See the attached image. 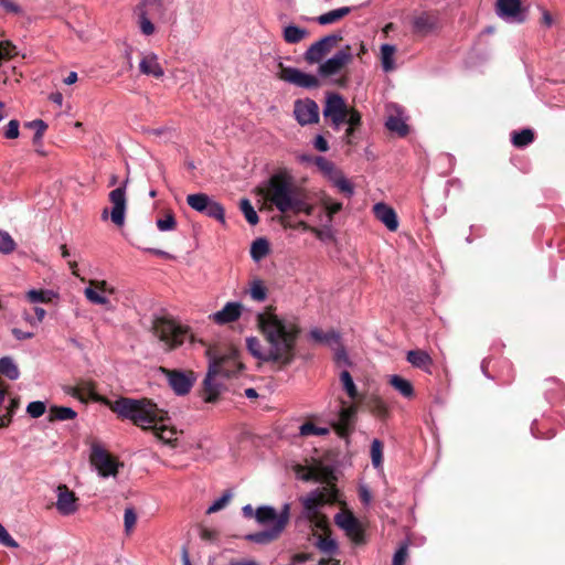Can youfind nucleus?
Instances as JSON below:
<instances>
[{
	"label": "nucleus",
	"instance_id": "5701e85b",
	"mask_svg": "<svg viewBox=\"0 0 565 565\" xmlns=\"http://www.w3.org/2000/svg\"><path fill=\"white\" fill-rule=\"evenodd\" d=\"M139 71L143 75L153 76L156 78H160L164 75V71L159 63V57L153 52L142 53Z\"/></svg>",
	"mask_w": 565,
	"mask_h": 565
},
{
	"label": "nucleus",
	"instance_id": "b1692460",
	"mask_svg": "<svg viewBox=\"0 0 565 565\" xmlns=\"http://www.w3.org/2000/svg\"><path fill=\"white\" fill-rule=\"evenodd\" d=\"M243 306L239 302H227L221 310L214 312L211 318L217 324H226L238 320Z\"/></svg>",
	"mask_w": 565,
	"mask_h": 565
},
{
	"label": "nucleus",
	"instance_id": "39448f33",
	"mask_svg": "<svg viewBox=\"0 0 565 565\" xmlns=\"http://www.w3.org/2000/svg\"><path fill=\"white\" fill-rule=\"evenodd\" d=\"M242 369L236 353L231 352L220 358H211L207 374L204 379V401L213 403L220 394L221 383L217 377H230L236 375Z\"/></svg>",
	"mask_w": 565,
	"mask_h": 565
},
{
	"label": "nucleus",
	"instance_id": "f704fd0d",
	"mask_svg": "<svg viewBox=\"0 0 565 565\" xmlns=\"http://www.w3.org/2000/svg\"><path fill=\"white\" fill-rule=\"evenodd\" d=\"M351 12H352L351 7H341V8L328 11L323 14H320L319 17L316 18V21L320 25L332 24V23L341 20L342 18H344L345 15H348Z\"/></svg>",
	"mask_w": 565,
	"mask_h": 565
},
{
	"label": "nucleus",
	"instance_id": "338daca9",
	"mask_svg": "<svg viewBox=\"0 0 565 565\" xmlns=\"http://www.w3.org/2000/svg\"><path fill=\"white\" fill-rule=\"evenodd\" d=\"M317 166L327 173H331L334 171L333 163L322 157L317 159Z\"/></svg>",
	"mask_w": 565,
	"mask_h": 565
},
{
	"label": "nucleus",
	"instance_id": "c85d7f7f",
	"mask_svg": "<svg viewBox=\"0 0 565 565\" xmlns=\"http://www.w3.org/2000/svg\"><path fill=\"white\" fill-rule=\"evenodd\" d=\"M390 385L404 398H413L415 391L411 381L402 377L401 375L393 374L388 377Z\"/></svg>",
	"mask_w": 565,
	"mask_h": 565
},
{
	"label": "nucleus",
	"instance_id": "473e14b6",
	"mask_svg": "<svg viewBox=\"0 0 565 565\" xmlns=\"http://www.w3.org/2000/svg\"><path fill=\"white\" fill-rule=\"evenodd\" d=\"M309 35V32L305 28L297 26L295 24L286 25L282 29V38L288 44H297Z\"/></svg>",
	"mask_w": 565,
	"mask_h": 565
},
{
	"label": "nucleus",
	"instance_id": "f3484780",
	"mask_svg": "<svg viewBox=\"0 0 565 565\" xmlns=\"http://www.w3.org/2000/svg\"><path fill=\"white\" fill-rule=\"evenodd\" d=\"M279 78L301 88H317L320 85L319 79L295 67H281Z\"/></svg>",
	"mask_w": 565,
	"mask_h": 565
},
{
	"label": "nucleus",
	"instance_id": "1a4fd4ad",
	"mask_svg": "<svg viewBox=\"0 0 565 565\" xmlns=\"http://www.w3.org/2000/svg\"><path fill=\"white\" fill-rule=\"evenodd\" d=\"M186 203L192 210L225 224V210L223 205L206 193L189 194Z\"/></svg>",
	"mask_w": 565,
	"mask_h": 565
},
{
	"label": "nucleus",
	"instance_id": "864d4df0",
	"mask_svg": "<svg viewBox=\"0 0 565 565\" xmlns=\"http://www.w3.org/2000/svg\"><path fill=\"white\" fill-rule=\"evenodd\" d=\"M137 523V513L134 508L129 507L125 509L124 514V526L125 532L130 534Z\"/></svg>",
	"mask_w": 565,
	"mask_h": 565
},
{
	"label": "nucleus",
	"instance_id": "8fccbe9b",
	"mask_svg": "<svg viewBox=\"0 0 565 565\" xmlns=\"http://www.w3.org/2000/svg\"><path fill=\"white\" fill-rule=\"evenodd\" d=\"M332 180H333L334 185L342 193H344L348 198L353 195V193H354L353 185L344 175H342L341 173H337Z\"/></svg>",
	"mask_w": 565,
	"mask_h": 565
},
{
	"label": "nucleus",
	"instance_id": "a211bd4d",
	"mask_svg": "<svg viewBox=\"0 0 565 565\" xmlns=\"http://www.w3.org/2000/svg\"><path fill=\"white\" fill-rule=\"evenodd\" d=\"M497 14L509 23H522L526 15L521 0H498Z\"/></svg>",
	"mask_w": 565,
	"mask_h": 565
},
{
	"label": "nucleus",
	"instance_id": "c9c22d12",
	"mask_svg": "<svg viewBox=\"0 0 565 565\" xmlns=\"http://www.w3.org/2000/svg\"><path fill=\"white\" fill-rule=\"evenodd\" d=\"M164 415L163 412L161 413V418L158 419V426L151 427L150 429L154 430V435L157 438L162 440L166 444H171L173 440L177 439L175 435L177 433L164 425L163 423Z\"/></svg>",
	"mask_w": 565,
	"mask_h": 565
},
{
	"label": "nucleus",
	"instance_id": "4be33fe9",
	"mask_svg": "<svg viewBox=\"0 0 565 565\" xmlns=\"http://www.w3.org/2000/svg\"><path fill=\"white\" fill-rule=\"evenodd\" d=\"M373 213L375 217L383 223L386 228L391 232H395L398 228L397 214L390 205L379 202L373 206Z\"/></svg>",
	"mask_w": 565,
	"mask_h": 565
},
{
	"label": "nucleus",
	"instance_id": "f03ea898",
	"mask_svg": "<svg viewBox=\"0 0 565 565\" xmlns=\"http://www.w3.org/2000/svg\"><path fill=\"white\" fill-rule=\"evenodd\" d=\"M264 199L282 214L303 213L311 215L315 206L308 201L303 189L298 186L286 173H275L264 190Z\"/></svg>",
	"mask_w": 565,
	"mask_h": 565
},
{
	"label": "nucleus",
	"instance_id": "0e129e2a",
	"mask_svg": "<svg viewBox=\"0 0 565 565\" xmlns=\"http://www.w3.org/2000/svg\"><path fill=\"white\" fill-rule=\"evenodd\" d=\"M0 7L9 13L19 14L22 12L21 7L13 0H0Z\"/></svg>",
	"mask_w": 565,
	"mask_h": 565
},
{
	"label": "nucleus",
	"instance_id": "bf43d9fd",
	"mask_svg": "<svg viewBox=\"0 0 565 565\" xmlns=\"http://www.w3.org/2000/svg\"><path fill=\"white\" fill-rule=\"evenodd\" d=\"M26 126L35 129L34 142H38L42 139L43 134L47 128V125L41 119H35L30 122H26Z\"/></svg>",
	"mask_w": 565,
	"mask_h": 565
},
{
	"label": "nucleus",
	"instance_id": "c756f323",
	"mask_svg": "<svg viewBox=\"0 0 565 565\" xmlns=\"http://www.w3.org/2000/svg\"><path fill=\"white\" fill-rule=\"evenodd\" d=\"M396 46L393 44H382L380 47V60L382 70L385 73L393 72L396 68L395 64Z\"/></svg>",
	"mask_w": 565,
	"mask_h": 565
},
{
	"label": "nucleus",
	"instance_id": "f8f14e48",
	"mask_svg": "<svg viewBox=\"0 0 565 565\" xmlns=\"http://www.w3.org/2000/svg\"><path fill=\"white\" fill-rule=\"evenodd\" d=\"M115 291V287L106 280L92 279L84 289V296L90 303L104 306L106 309L111 310L113 307L108 295H113Z\"/></svg>",
	"mask_w": 565,
	"mask_h": 565
},
{
	"label": "nucleus",
	"instance_id": "58836bf2",
	"mask_svg": "<svg viewBox=\"0 0 565 565\" xmlns=\"http://www.w3.org/2000/svg\"><path fill=\"white\" fill-rule=\"evenodd\" d=\"M0 373L12 381L18 380L20 376L19 367L10 356H3L0 359Z\"/></svg>",
	"mask_w": 565,
	"mask_h": 565
},
{
	"label": "nucleus",
	"instance_id": "79ce46f5",
	"mask_svg": "<svg viewBox=\"0 0 565 565\" xmlns=\"http://www.w3.org/2000/svg\"><path fill=\"white\" fill-rule=\"evenodd\" d=\"M534 139V134L531 129H522L521 131L512 132V143L518 148H523L530 145Z\"/></svg>",
	"mask_w": 565,
	"mask_h": 565
},
{
	"label": "nucleus",
	"instance_id": "c03bdc74",
	"mask_svg": "<svg viewBox=\"0 0 565 565\" xmlns=\"http://www.w3.org/2000/svg\"><path fill=\"white\" fill-rule=\"evenodd\" d=\"M340 381H341L342 387L347 392L348 396L351 399L356 398L358 397V388H356L349 371L344 370L340 373Z\"/></svg>",
	"mask_w": 565,
	"mask_h": 565
},
{
	"label": "nucleus",
	"instance_id": "7c9ffc66",
	"mask_svg": "<svg viewBox=\"0 0 565 565\" xmlns=\"http://www.w3.org/2000/svg\"><path fill=\"white\" fill-rule=\"evenodd\" d=\"M310 338L316 342L328 345L330 349L335 348L341 341V337L338 332L333 330L324 332L317 328L310 331Z\"/></svg>",
	"mask_w": 565,
	"mask_h": 565
},
{
	"label": "nucleus",
	"instance_id": "052dcab7",
	"mask_svg": "<svg viewBox=\"0 0 565 565\" xmlns=\"http://www.w3.org/2000/svg\"><path fill=\"white\" fill-rule=\"evenodd\" d=\"M0 544L7 547L15 548L19 546L18 542L9 534L6 527L0 523Z\"/></svg>",
	"mask_w": 565,
	"mask_h": 565
},
{
	"label": "nucleus",
	"instance_id": "ea45409f",
	"mask_svg": "<svg viewBox=\"0 0 565 565\" xmlns=\"http://www.w3.org/2000/svg\"><path fill=\"white\" fill-rule=\"evenodd\" d=\"M77 416V413L66 406H52L50 408V420H70L74 419Z\"/></svg>",
	"mask_w": 565,
	"mask_h": 565
},
{
	"label": "nucleus",
	"instance_id": "f257e3e1",
	"mask_svg": "<svg viewBox=\"0 0 565 565\" xmlns=\"http://www.w3.org/2000/svg\"><path fill=\"white\" fill-rule=\"evenodd\" d=\"M258 329L271 349V359L279 366L289 365L296 356L300 329L295 320L276 315L270 309L256 316Z\"/></svg>",
	"mask_w": 565,
	"mask_h": 565
},
{
	"label": "nucleus",
	"instance_id": "20e7f679",
	"mask_svg": "<svg viewBox=\"0 0 565 565\" xmlns=\"http://www.w3.org/2000/svg\"><path fill=\"white\" fill-rule=\"evenodd\" d=\"M290 515V504L285 503L281 511H277L269 505L259 507L256 510L255 519L262 525L270 524V526L264 531H259L253 534H248L246 539L257 544H268L276 540L285 530Z\"/></svg>",
	"mask_w": 565,
	"mask_h": 565
},
{
	"label": "nucleus",
	"instance_id": "6e6552de",
	"mask_svg": "<svg viewBox=\"0 0 565 565\" xmlns=\"http://www.w3.org/2000/svg\"><path fill=\"white\" fill-rule=\"evenodd\" d=\"M152 332L166 350H172L189 338L188 328L169 318H156L152 322Z\"/></svg>",
	"mask_w": 565,
	"mask_h": 565
},
{
	"label": "nucleus",
	"instance_id": "9d476101",
	"mask_svg": "<svg viewBox=\"0 0 565 565\" xmlns=\"http://www.w3.org/2000/svg\"><path fill=\"white\" fill-rule=\"evenodd\" d=\"M348 109L349 107L340 94L329 93L327 95L323 116L330 121V125L334 130H340L342 124H344L348 116Z\"/></svg>",
	"mask_w": 565,
	"mask_h": 565
},
{
	"label": "nucleus",
	"instance_id": "2eb2a0df",
	"mask_svg": "<svg viewBox=\"0 0 565 565\" xmlns=\"http://www.w3.org/2000/svg\"><path fill=\"white\" fill-rule=\"evenodd\" d=\"M128 184V179L124 181V183L114 189L109 193V201L113 204V209L110 212V218L114 224L117 226H122L125 223L126 216V207H127V196H126V186Z\"/></svg>",
	"mask_w": 565,
	"mask_h": 565
},
{
	"label": "nucleus",
	"instance_id": "6ab92c4d",
	"mask_svg": "<svg viewBox=\"0 0 565 565\" xmlns=\"http://www.w3.org/2000/svg\"><path fill=\"white\" fill-rule=\"evenodd\" d=\"M56 497L55 507L61 515L68 516L78 511V498L75 492L67 488V486L60 484L56 488Z\"/></svg>",
	"mask_w": 565,
	"mask_h": 565
},
{
	"label": "nucleus",
	"instance_id": "a19ab883",
	"mask_svg": "<svg viewBox=\"0 0 565 565\" xmlns=\"http://www.w3.org/2000/svg\"><path fill=\"white\" fill-rule=\"evenodd\" d=\"M248 294L253 300L263 302L267 298V288L260 279L256 278L250 281Z\"/></svg>",
	"mask_w": 565,
	"mask_h": 565
},
{
	"label": "nucleus",
	"instance_id": "49530a36",
	"mask_svg": "<svg viewBox=\"0 0 565 565\" xmlns=\"http://www.w3.org/2000/svg\"><path fill=\"white\" fill-rule=\"evenodd\" d=\"M330 429L328 427H319L315 424L307 422L299 427V434L301 436H323L328 435Z\"/></svg>",
	"mask_w": 565,
	"mask_h": 565
},
{
	"label": "nucleus",
	"instance_id": "e433bc0d",
	"mask_svg": "<svg viewBox=\"0 0 565 565\" xmlns=\"http://www.w3.org/2000/svg\"><path fill=\"white\" fill-rule=\"evenodd\" d=\"M385 126L390 131L396 132L401 137L406 136L408 132V126L406 125L405 119L401 116L399 111H397V115L390 116Z\"/></svg>",
	"mask_w": 565,
	"mask_h": 565
},
{
	"label": "nucleus",
	"instance_id": "e2e57ef3",
	"mask_svg": "<svg viewBox=\"0 0 565 565\" xmlns=\"http://www.w3.org/2000/svg\"><path fill=\"white\" fill-rule=\"evenodd\" d=\"M361 114L356 109L349 108L348 116L344 122H348L349 126L356 128L361 125Z\"/></svg>",
	"mask_w": 565,
	"mask_h": 565
},
{
	"label": "nucleus",
	"instance_id": "603ef678",
	"mask_svg": "<svg viewBox=\"0 0 565 565\" xmlns=\"http://www.w3.org/2000/svg\"><path fill=\"white\" fill-rule=\"evenodd\" d=\"M326 206V224L324 227L330 231L332 226V217L337 214L341 209L342 204L339 202H324Z\"/></svg>",
	"mask_w": 565,
	"mask_h": 565
},
{
	"label": "nucleus",
	"instance_id": "13d9d810",
	"mask_svg": "<svg viewBox=\"0 0 565 565\" xmlns=\"http://www.w3.org/2000/svg\"><path fill=\"white\" fill-rule=\"evenodd\" d=\"M331 350L334 352V360L339 365L347 366L350 364L349 356L341 341L338 345H335V348H332Z\"/></svg>",
	"mask_w": 565,
	"mask_h": 565
},
{
	"label": "nucleus",
	"instance_id": "de8ad7c7",
	"mask_svg": "<svg viewBox=\"0 0 565 565\" xmlns=\"http://www.w3.org/2000/svg\"><path fill=\"white\" fill-rule=\"evenodd\" d=\"M17 248V244L12 236L3 230H0V253L8 255Z\"/></svg>",
	"mask_w": 565,
	"mask_h": 565
},
{
	"label": "nucleus",
	"instance_id": "cd10ccee",
	"mask_svg": "<svg viewBox=\"0 0 565 565\" xmlns=\"http://www.w3.org/2000/svg\"><path fill=\"white\" fill-rule=\"evenodd\" d=\"M246 347L248 352L256 359L263 362H273L274 359L269 356L271 354V349L267 345L266 349L263 348L260 341L256 337H248L246 339Z\"/></svg>",
	"mask_w": 565,
	"mask_h": 565
},
{
	"label": "nucleus",
	"instance_id": "a878e982",
	"mask_svg": "<svg viewBox=\"0 0 565 565\" xmlns=\"http://www.w3.org/2000/svg\"><path fill=\"white\" fill-rule=\"evenodd\" d=\"M355 413L356 408L354 406L341 407L338 419L333 425L341 437H345L350 434Z\"/></svg>",
	"mask_w": 565,
	"mask_h": 565
},
{
	"label": "nucleus",
	"instance_id": "9b49d317",
	"mask_svg": "<svg viewBox=\"0 0 565 565\" xmlns=\"http://www.w3.org/2000/svg\"><path fill=\"white\" fill-rule=\"evenodd\" d=\"M353 52L350 45H344L337 51L331 57L320 63L318 73L323 77L339 74L348 64L353 61Z\"/></svg>",
	"mask_w": 565,
	"mask_h": 565
},
{
	"label": "nucleus",
	"instance_id": "6e6d98bb",
	"mask_svg": "<svg viewBox=\"0 0 565 565\" xmlns=\"http://www.w3.org/2000/svg\"><path fill=\"white\" fill-rule=\"evenodd\" d=\"M407 557H408V544H407V542H404L399 545V547L394 553L392 565H405Z\"/></svg>",
	"mask_w": 565,
	"mask_h": 565
},
{
	"label": "nucleus",
	"instance_id": "dca6fc26",
	"mask_svg": "<svg viewBox=\"0 0 565 565\" xmlns=\"http://www.w3.org/2000/svg\"><path fill=\"white\" fill-rule=\"evenodd\" d=\"M294 115L299 125L306 126L319 121V106L310 99H297L294 105Z\"/></svg>",
	"mask_w": 565,
	"mask_h": 565
},
{
	"label": "nucleus",
	"instance_id": "7ed1b4c3",
	"mask_svg": "<svg viewBox=\"0 0 565 565\" xmlns=\"http://www.w3.org/2000/svg\"><path fill=\"white\" fill-rule=\"evenodd\" d=\"M120 417L131 420L142 429L158 426L161 413L156 404L148 399L120 397L111 407Z\"/></svg>",
	"mask_w": 565,
	"mask_h": 565
},
{
	"label": "nucleus",
	"instance_id": "680f3d73",
	"mask_svg": "<svg viewBox=\"0 0 565 565\" xmlns=\"http://www.w3.org/2000/svg\"><path fill=\"white\" fill-rule=\"evenodd\" d=\"M19 121L17 119H12L8 122L4 131V137L7 139H15L19 137Z\"/></svg>",
	"mask_w": 565,
	"mask_h": 565
},
{
	"label": "nucleus",
	"instance_id": "69168bd1",
	"mask_svg": "<svg viewBox=\"0 0 565 565\" xmlns=\"http://www.w3.org/2000/svg\"><path fill=\"white\" fill-rule=\"evenodd\" d=\"M313 145H315V148L317 150H319L320 152H326L329 150L328 141L324 139V137L322 135H318L315 138Z\"/></svg>",
	"mask_w": 565,
	"mask_h": 565
},
{
	"label": "nucleus",
	"instance_id": "bb28decb",
	"mask_svg": "<svg viewBox=\"0 0 565 565\" xmlns=\"http://www.w3.org/2000/svg\"><path fill=\"white\" fill-rule=\"evenodd\" d=\"M406 360L414 367L419 369L424 372L430 373L433 365L431 356L424 350H409L406 354Z\"/></svg>",
	"mask_w": 565,
	"mask_h": 565
},
{
	"label": "nucleus",
	"instance_id": "0eeeda50",
	"mask_svg": "<svg viewBox=\"0 0 565 565\" xmlns=\"http://www.w3.org/2000/svg\"><path fill=\"white\" fill-rule=\"evenodd\" d=\"M134 11L138 19L139 30L146 36H150L156 32L152 20L167 21V4L164 0H140Z\"/></svg>",
	"mask_w": 565,
	"mask_h": 565
},
{
	"label": "nucleus",
	"instance_id": "774afa93",
	"mask_svg": "<svg viewBox=\"0 0 565 565\" xmlns=\"http://www.w3.org/2000/svg\"><path fill=\"white\" fill-rule=\"evenodd\" d=\"M359 497L363 504L369 505L372 500V494L366 486H361L359 489Z\"/></svg>",
	"mask_w": 565,
	"mask_h": 565
},
{
	"label": "nucleus",
	"instance_id": "5fc2aeb1",
	"mask_svg": "<svg viewBox=\"0 0 565 565\" xmlns=\"http://www.w3.org/2000/svg\"><path fill=\"white\" fill-rule=\"evenodd\" d=\"M232 494L230 492L223 493L218 499H216L206 510L207 514L215 513L226 507L230 502Z\"/></svg>",
	"mask_w": 565,
	"mask_h": 565
},
{
	"label": "nucleus",
	"instance_id": "2f4dec72",
	"mask_svg": "<svg viewBox=\"0 0 565 565\" xmlns=\"http://www.w3.org/2000/svg\"><path fill=\"white\" fill-rule=\"evenodd\" d=\"M57 294L51 289H30L25 292V299L30 303H49L57 298Z\"/></svg>",
	"mask_w": 565,
	"mask_h": 565
},
{
	"label": "nucleus",
	"instance_id": "4c0bfd02",
	"mask_svg": "<svg viewBox=\"0 0 565 565\" xmlns=\"http://www.w3.org/2000/svg\"><path fill=\"white\" fill-rule=\"evenodd\" d=\"M269 253V243L266 238H256L250 246V257L255 262H260Z\"/></svg>",
	"mask_w": 565,
	"mask_h": 565
},
{
	"label": "nucleus",
	"instance_id": "393cba45",
	"mask_svg": "<svg viewBox=\"0 0 565 565\" xmlns=\"http://www.w3.org/2000/svg\"><path fill=\"white\" fill-rule=\"evenodd\" d=\"M168 381L172 390L178 395H185L190 392L191 387L193 386L194 380L185 374L184 372L180 371H169L168 372Z\"/></svg>",
	"mask_w": 565,
	"mask_h": 565
},
{
	"label": "nucleus",
	"instance_id": "4d7b16f0",
	"mask_svg": "<svg viewBox=\"0 0 565 565\" xmlns=\"http://www.w3.org/2000/svg\"><path fill=\"white\" fill-rule=\"evenodd\" d=\"M45 411H46V405H45V403H43L41 401L31 402L26 407V413L32 418L41 417L45 413Z\"/></svg>",
	"mask_w": 565,
	"mask_h": 565
},
{
	"label": "nucleus",
	"instance_id": "4468645a",
	"mask_svg": "<svg viewBox=\"0 0 565 565\" xmlns=\"http://www.w3.org/2000/svg\"><path fill=\"white\" fill-rule=\"evenodd\" d=\"M342 40L341 34H329L312 43L305 52V60L309 64L321 63L323 57Z\"/></svg>",
	"mask_w": 565,
	"mask_h": 565
},
{
	"label": "nucleus",
	"instance_id": "aec40b11",
	"mask_svg": "<svg viewBox=\"0 0 565 565\" xmlns=\"http://www.w3.org/2000/svg\"><path fill=\"white\" fill-rule=\"evenodd\" d=\"M334 523L355 543H360L362 541L360 523L352 512L341 511L337 513L334 515Z\"/></svg>",
	"mask_w": 565,
	"mask_h": 565
},
{
	"label": "nucleus",
	"instance_id": "3c124183",
	"mask_svg": "<svg viewBox=\"0 0 565 565\" xmlns=\"http://www.w3.org/2000/svg\"><path fill=\"white\" fill-rule=\"evenodd\" d=\"M156 224L160 232L173 231L177 227V221L172 212H168L162 218H158Z\"/></svg>",
	"mask_w": 565,
	"mask_h": 565
},
{
	"label": "nucleus",
	"instance_id": "09e8293b",
	"mask_svg": "<svg viewBox=\"0 0 565 565\" xmlns=\"http://www.w3.org/2000/svg\"><path fill=\"white\" fill-rule=\"evenodd\" d=\"M371 460L374 468H381L383 462V444L374 439L371 444Z\"/></svg>",
	"mask_w": 565,
	"mask_h": 565
},
{
	"label": "nucleus",
	"instance_id": "412c9836",
	"mask_svg": "<svg viewBox=\"0 0 565 565\" xmlns=\"http://www.w3.org/2000/svg\"><path fill=\"white\" fill-rule=\"evenodd\" d=\"M438 26V17L429 12H420L412 19V29L420 36L428 35Z\"/></svg>",
	"mask_w": 565,
	"mask_h": 565
},
{
	"label": "nucleus",
	"instance_id": "a18cd8bd",
	"mask_svg": "<svg viewBox=\"0 0 565 565\" xmlns=\"http://www.w3.org/2000/svg\"><path fill=\"white\" fill-rule=\"evenodd\" d=\"M317 547L324 554L333 555L338 551V543L330 536H319Z\"/></svg>",
	"mask_w": 565,
	"mask_h": 565
},
{
	"label": "nucleus",
	"instance_id": "72a5a7b5",
	"mask_svg": "<svg viewBox=\"0 0 565 565\" xmlns=\"http://www.w3.org/2000/svg\"><path fill=\"white\" fill-rule=\"evenodd\" d=\"M66 393L72 395L73 397H77L82 401H85L86 398H92L96 402H105L104 398H102L92 386L90 383H85L84 385L79 387H67Z\"/></svg>",
	"mask_w": 565,
	"mask_h": 565
},
{
	"label": "nucleus",
	"instance_id": "ddd939ff",
	"mask_svg": "<svg viewBox=\"0 0 565 565\" xmlns=\"http://www.w3.org/2000/svg\"><path fill=\"white\" fill-rule=\"evenodd\" d=\"M90 462L102 478L115 477L122 466L100 446H93Z\"/></svg>",
	"mask_w": 565,
	"mask_h": 565
},
{
	"label": "nucleus",
	"instance_id": "423d86ee",
	"mask_svg": "<svg viewBox=\"0 0 565 565\" xmlns=\"http://www.w3.org/2000/svg\"><path fill=\"white\" fill-rule=\"evenodd\" d=\"M338 490L334 486L327 484L311 491L300 499L303 507V516L316 527L324 531L327 519L320 513V509L328 503L338 501Z\"/></svg>",
	"mask_w": 565,
	"mask_h": 565
},
{
	"label": "nucleus",
	"instance_id": "37998d69",
	"mask_svg": "<svg viewBox=\"0 0 565 565\" xmlns=\"http://www.w3.org/2000/svg\"><path fill=\"white\" fill-rule=\"evenodd\" d=\"M239 209H241L242 213L244 214L246 221L250 225H256L259 222L258 214L255 211L254 206L252 205V203L248 199L241 200Z\"/></svg>",
	"mask_w": 565,
	"mask_h": 565
}]
</instances>
